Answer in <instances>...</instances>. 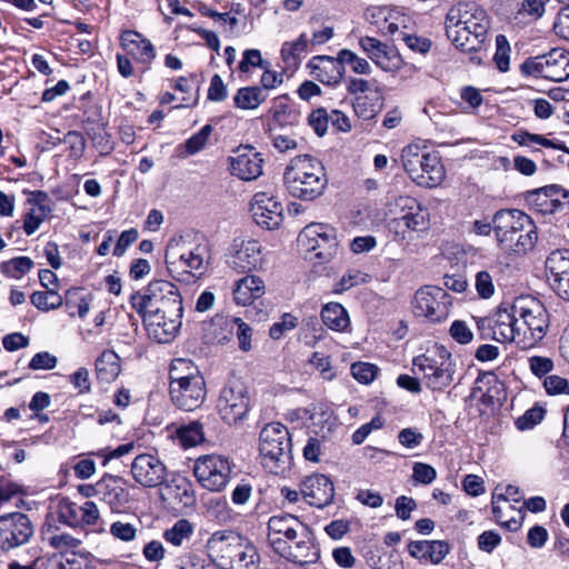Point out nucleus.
Returning a JSON list of instances; mask_svg holds the SVG:
<instances>
[{"label": "nucleus", "mask_w": 569, "mask_h": 569, "mask_svg": "<svg viewBox=\"0 0 569 569\" xmlns=\"http://www.w3.org/2000/svg\"><path fill=\"white\" fill-rule=\"evenodd\" d=\"M236 328V336L239 342V348L242 351H249L252 348V329L241 318L232 319V329Z\"/></svg>", "instance_id": "obj_52"}, {"label": "nucleus", "mask_w": 569, "mask_h": 569, "mask_svg": "<svg viewBox=\"0 0 569 569\" xmlns=\"http://www.w3.org/2000/svg\"><path fill=\"white\" fill-rule=\"evenodd\" d=\"M194 532V526L188 519L177 520L172 527L166 529L162 538L173 547H182L188 542Z\"/></svg>", "instance_id": "obj_42"}, {"label": "nucleus", "mask_w": 569, "mask_h": 569, "mask_svg": "<svg viewBox=\"0 0 569 569\" xmlns=\"http://www.w3.org/2000/svg\"><path fill=\"white\" fill-rule=\"evenodd\" d=\"M321 319L328 328L336 331H343L350 325L348 312L340 303L326 305L321 310Z\"/></svg>", "instance_id": "obj_41"}, {"label": "nucleus", "mask_w": 569, "mask_h": 569, "mask_svg": "<svg viewBox=\"0 0 569 569\" xmlns=\"http://www.w3.org/2000/svg\"><path fill=\"white\" fill-rule=\"evenodd\" d=\"M440 359L441 361H438L427 356H419L413 360L416 372L422 373L427 387L432 390H442L453 379L455 370L450 356H440Z\"/></svg>", "instance_id": "obj_17"}, {"label": "nucleus", "mask_w": 569, "mask_h": 569, "mask_svg": "<svg viewBox=\"0 0 569 569\" xmlns=\"http://www.w3.org/2000/svg\"><path fill=\"white\" fill-rule=\"evenodd\" d=\"M491 330L495 340L499 342H513L518 346V332H520V329L513 305L510 309H499L496 312Z\"/></svg>", "instance_id": "obj_30"}, {"label": "nucleus", "mask_w": 569, "mask_h": 569, "mask_svg": "<svg viewBox=\"0 0 569 569\" xmlns=\"http://www.w3.org/2000/svg\"><path fill=\"white\" fill-rule=\"evenodd\" d=\"M521 71L556 82L565 81L569 78V51L555 48L546 54L527 59L521 64Z\"/></svg>", "instance_id": "obj_11"}, {"label": "nucleus", "mask_w": 569, "mask_h": 569, "mask_svg": "<svg viewBox=\"0 0 569 569\" xmlns=\"http://www.w3.org/2000/svg\"><path fill=\"white\" fill-rule=\"evenodd\" d=\"M170 385L196 380V377H202L194 363L187 359H174L169 370Z\"/></svg>", "instance_id": "obj_45"}, {"label": "nucleus", "mask_w": 569, "mask_h": 569, "mask_svg": "<svg viewBox=\"0 0 569 569\" xmlns=\"http://www.w3.org/2000/svg\"><path fill=\"white\" fill-rule=\"evenodd\" d=\"M497 274L496 267L480 270L475 274L473 286L479 298L488 300L495 296Z\"/></svg>", "instance_id": "obj_44"}, {"label": "nucleus", "mask_w": 569, "mask_h": 569, "mask_svg": "<svg viewBox=\"0 0 569 569\" xmlns=\"http://www.w3.org/2000/svg\"><path fill=\"white\" fill-rule=\"evenodd\" d=\"M419 202L409 196H400L389 203V213L392 218L405 217L411 210H417Z\"/></svg>", "instance_id": "obj_53"}, {"label": "nucleus", "mask_w": 569, "mask_h": 569, "mask_svg": "<svg viewBox=\"0 0 569 569\" xmlns=\"http://www.w3.org/2000/svg\"><path fill=\"white\" fill-rule=\"evenodd\" d=\"M62 296L54 288L38 290V310L50 311L61 307Z\"/></svg>", "instance_id": "obj_51"}, {"label": "nucleus", "mask_w": 569, "mask_h": 569, "mask_svg": "<svg viewBox=\"0 0 569 569\" xmlns=\"http://www.w3.org/2000/svg\"><path fill=\"white\" fill-rule=\"evenodd\" d=\"M511 139L517 142L521 147H528L531 148L533 144H539L546 148H552V149H559V150H567L565 146L557 143L552 140H549L545 138L543 136L530 133L528 131H520L517 133H513L511 136Z\"/></svg>", "instance_id": "obj_47"}, {"label": "nucleus", "mask_w": 569, "mask_h": 569, "mask_svg": "<svg viewBox=\"0 0 569 569\" xmlns=\"http://www.w3.org/2000/svg\"><path fill=\"white\" fill-rule=\"evenodd\" d=\"M267 99L260 87H243L233 97L234 106L242 110H254Z\"/></svg>", "instance_id": "obj_43"}, {"label": "nucleus", "mask_w": 569, "mask_h": 569, "mask_svg": "<svg viewBox=\"0 0 569 569\" xmlns=\"http://www.w3.org/2000/svg\"><path fill=\"white\" fill-rule=\"evenodd\" d=\"M148 337L158 343L170 342L181 327V317L163 315H140Z\"/></svg>", "instance_id": "obj_25"}, {"label": "nucleus", "mask_w": 569, "mask_h": 569, "mask_svg": "<svg viewBox=\"0 0 569 569\" xmlns=\"http://www.w3.org/2000/svg\"><path fill=\"white\" fill-rule=\"evenodd\" d=\"M408 552L416 559L438 565L448 555L449 545L441 540L411 541L408 543Z\"/></svg>", "instance_id": "obj_32"}, {"label": "nucleus", "mask_w": 569, "mask_h": 569, "mask_svg": "<svg viewBox=\"0 0 569 569\" xmlns=\"http://www.w3.org/2000/svg\"><path fill=\"white\" fill-rule=\"evenodd\" d=\"M351 373L361 383L371 382L377 375V367L368 362H358L351 366Z\"/></svg>", "instance_id": "obj_59"}, {"label": "nucleus", "mask_w": 569, "mask_h": 569, "mask_svg": "<svg viewBox=\"0 0 569 569\" xmlns=\"http://www.w3.org/2000/svg\"><path fill=\"white\" fill-rule=\"evenodd\" d=\"M164 261L169 273L178 281L202 276L210 261V250L202 237L181 234L169 240Z\"/></svg>", "instance_id": "obj_3"}, {"label": "nucleus", "mask_w": 569, "mask_h": 569, "mask_svg": "<svg viewBox=\"0 0 569 569\" xmlns=\"http://www.w3.org/2000/svg\"><path fill=\"white\" fill-rule=\"evenodd\" d=\"M268 542L277 555L301 566L315 563L320 557L308 528L292 515L269 519Z\"/></svg>", "instance_id": "obj_1"}, {"label": "nucleus", "mask_w": 569, "mask_h": 569, "mask_svg": "<svg viewBox=\"0 0 569 569\" xmlns=\"http://www.w3.org/2000/svg\"><path fill=\"white\" fill-rule=\"evenodd\" d=\"M169 393L172 402L181 410L193 411L198 409L206 399V382L203 377H196V380L169 385Z\"/></svg>", "instance_id": "obj_21"}, {"label": "nucleus", "mask_w": 569, "mask_h": 569, "mask_svg": "<svg viewBox=\"0 0 569 569\" xmlns=\"http://www.w3.org/2000/svg\"><path fill=\"white\" fill-rule=\"evenodd\" d=\"M346 89L349 94L357 98L372 91L378 92V82L376 80L350 77L346 80Z\"/></svg>", "instance_id": "obj_49"}, {"label": "nucleus", "mask_w": 569, "mask_h": 569, "mask_svg": "<svg viewBox=\"0 0 569 569\" xmlns=\"http://www.w3.org/2000/svg\"><path fill=\"white\" fill-rule=\"evenodd\" d=\"M206 549L210 561L220 569H259L260 558L254 546L232 530L213 532Z\"/></svg>", "instance_id": "obj_4"}, {"label": "nucleus", "mask_w": 569, "mask_h": 569, "mask_svg": "<svg viewBox=\"0 0 569 569\" xmlns=\"http://www.w3.org/2000/svg\"><path fill=\"white\" fill-rule=\"evenodd\" d=\"M33 261L28 257L13 258L2 264L3 271L14 278H20L31 270Z\"/></svg>", "instance_id": "obj_55"}, {"label": "nucleus", "mask_w": 569, "mask_h": 569, "mask_svg": "<svg viewBox=\"0 0 569 569\" xmlns=\"http://www.w3.org/2000/svg\"><path fill=\"white\" fill-rule=\"evenodd\" d=\"M167 431L169 438L177 439L184 448L194 447L204 440L202 425L198 421L181 426L171 425Z\"/></svg>", "instance_id": "obj_36"}, {"label": "nucleus", "mask_w": 569, "mask_h": 569, "mask_svg": "<svg viewBox=\"0 0 569 569\" xmlns=\"http://www.w3.org/2000/svg\"><path fill=\"white\" fill-rule=\"evenodd\" d=\"M530 208L541 214H552L569 206V191L557 184L546 186L527 192Z\"/></svg>", "instance_id": "obj_18"}, {"label": "nucleus", "mask_w": 569, "mask_h": 569, "mask_svg": "<svg viewBox=\"0 0 569 569\" xmlns=\"http://www.w3.org/2000/svg\"><path fill=\"white\" fill-rule=\"evenodd\" d=\"M401 161L410 179L420 187L435 188L445 179V168L440 157L418 143L402 149Z\"/></svg>", "instance_id": "obj_9"}, {"label": "nucleus", "mask_w": 569, "mask_h": 569, "mask_svg": "<svg viewBox=\"0 0 569 569\" xmlns=\"http://www.w3.org/2000/svg\"><path fill=\"white\" fill-rule=\"evenodd\" d=\"M546 268L557 286L563 278L569 277V250H555L547 260Z\"/></svg>", "instance_id": "obj_40"}, {"label": "nucleus", "mask_w": 569, "mask_h": 569, "mask_svg": "<svg viewBox=\"0 0 569 569\" xmlns=\"http://www.w3.org/2000/svg\"><path fill=\"white\" fill-rule=\"evenodd\" d=\"M160 498L167 502L180 503L184 507L194 502L191 483L182 477L173 478L160 488Z\"/></svg>", "instance_id": "obj_34"}, {"label": "nucleus", "mask_w": 569, "mask_h": 569, "mask_svg": "<svg viewBox=\"0 0 569 569\" xmlns=\"http://www.w3.org/2000/svg\"><path fill=\"white\" fill-rule=\"evenodd\" d=\"M131 475L137 483L144 488L162 486L167 476V467L156 456L142 453L131 463Z\"/></svg>", "instance_id": "obj_19"}, {"label": "nucleus", "mask_w": 569, "mask_h": 569, "mask_svg": "<svg viewBox=\"0 0 569 569\" xmlns=\"http://www.w3.org/2000/svg\"><path fill=\"white\" fill-rule=\"evenodd\" d=\"M359 46L369 59L382 70L395 71L400 68L401 58L398 52L380 40L372 37H361Z\"/></svg>", "instance_id": "obj_24"}, {"label": "nucleus", "mask_w": 569, "mask_h": 569, "mask_svg": "<svg viewBox=\"0 0 569 569\" xmlns=\"http://www.w3.org/2000/svg\"><path fill=\"white\" fill-rule=\"evenodd\" d=\"M120 44L139 63L150 66L156 58V49L151 41L138 31H123L120 37Z\"/></svg>", "instance_id": "obj_27"}, {"label": "nucleus", "mask_w": 569, "mask_h": 569, "mask_svg": "<svg viewBox=\"0 0 569 569\" xmlns=\"http://www.w3.org/2000/svg\"><path fill=\"white\" fill-rule=\"evenodd\" d=\"M57 522L69 526L79 525L78 506L60 495L49 499L46 526L50 529L57 527Z\"/></svg>", "instance_id": "obj_29"}, {"label": "nucleus", "mask_w": 569, "mask_h": 569, "mask_svg": "<svg viewBox=\"0 0 569 569\" xmlns=\"http://www.w3.org/2000/svg\"><path fill=\"white\" fill-rule=\"evenodd\" d=\"M301 496L310 506L325 508L333 500V483L321 473L308 476L301 481Z\"/></svg>", "instance_id": "obj_23"}, {"label": "nucleus", "mask_w": 569, "mask_h": 569, "mask_svg": "<svg viewBox=\"0 0 569 569\" xmlns=\"http://www.w3.org/2000/svg\"><path fill=\"white\" fill-rule=\"evenodd\" d=\"M412 471L413 480L422 485H430L437 477L436 469L423 462H416Z\"/></svg>", "instance_id": "obj_61"}, {"label": "nucleus", "mask_w": 569, "mask_h": 569, "mask_svg": "<svg viewBox=\"0 0 569 569\" xmlns=\"http://www.w3.org/2000/svg\"><path fill=\"white\" fill-rule=\"evenodd\" d=\"M299 244L321 262L330 261L337 253L336 230L325 223H309L298 237Z\"/></svg>", "instance_id": "obj_12"}, {"label": "nucleus", "mask_w": 569, "mask_h": 569, "mask_svg": "<svg viewBox=\"0 0 569 569\" xmlns=\"http://www.w3.org/2000/svg\"><path fill=\"white\" fill-rule=\"evenodd\" d=\"M352 107L356 114L365 120L372 119L377 113V106L368 94L353 98Z\"/></svg>", "instance_id": "obj_54"}, {"label": "nucleus", "mask_w": 569, "mask_h": 569, "mask_svg": "<svg viewBox=\"0 0 569 569\" xmlns=\"http://www.w3.org/2000/svg\"><path fill=\"white\" fill-rule=\"evenodd\" d=\"M250 398L246 385L239 379H230L221 389L218 411L227 423H236L249 411Z\"/></svg>", "instance_id": "obj_13"}, {"label": "nucleus", "mask_w": 569, "mask_h": 569, "mask_svg": "<svg viewBox=\"0 0 569 569\" xmlns=\"http://www.w3.org/2000/svg\"><path fill=\"white\" fill-rule=\"evenodd\" d=\"M131 307L139 315L182 317V299L176 284L167 280H153L143 292L130 297Z\"/></svg>", "instance_id": "obj_7"}, {"label": "nucleus", "mask_w": 569, "mask_h": 569, "mask_svg": "<svg viewBox=\"0 0 569 569\" xmlns=\"http://www.w3.org/2000/svg\"><path fill=\"white\" fill-rule=\"evenodd\" d=\"M283 182L293 198L309 201L322 194L328 180L322 163L305 154L290 161L283 173Z\"/></svg>", "instance_id": "obj_5"}, {"label": "nucleus", "mask_w": 569, "mask_h": 569, "mask_svg": "<svg viewBox=\"0 0 569 569\" xmlns=\"http://www.w3.org/2000/svg\"><path fill=\"white\" fill-rule=\"evenodd\" d=\"M298 326V319L290 315L284 313L280 321L274 322L269 330V335L273 340L280 339L286 332L291 331Z\"/></svg>", "instance_id": "obj_57"}, {"label": "nucleus", "mask_w": 569, "mask_h": 569, "mask_svg": "<svg viewBox=\"0 0 569 569\" xmlns=\"http://www.w3.org/2000/svg\"><path fill=\"white\" fill-rule=\"evenodd\" d=\"M450 305V297L442 288L426 286L415 293L412 310L417 317L441 322L449 316Z\"/></svg>", "instance_id": "obj_14"}, {"label": "nucleus", "mask_w": 569, "mask_h": 569, "mask_svg": "<svg viewBox=\"0 0 569 569\" xmlns=\"http://www.w3.org/2000/svg\"><path fill=\"white\" fill-rule=\"evenodd\" d=\"M254 221L268 230L277 229L283 221V206L268 192H257L251 201Z\"/></svg>", "instance_id": "obj_20"}, {"label": "nucleus", "mask_w": 569, "mask_h": 569, "mask_svg": "<svg viewBox=\"0 0 569 569\" xmlns=\"http://www.w3.org/2000/svg\"><path fill=\"white\" fill-rule=\"evenodd\" d=\"M110 533L122 541H131L136 538L137 529L129 522L114 521L110 526Z\"/></svg>", "instance_id": "obj_63"}, {"label": "nucleus", "mask_w": 569, "mask_h": 569, "mask_svg": "<svg viewBox=\"0 0 569 569\" xmlns=\"http://www.w3.org/2000/svg\"><path fill=\"white\" fill-rule=\"evenodd\" d=\"M308 67L312 77L327 86L338 84L345 74V67H342L339 56L337 58L329 56L313 57Z\"/></svg>", "instance_id": "obj_28"}, {"label": "nucleus", "mask_w": 569, "mask_h": 569, "mask_svg": "<svg viewBox=\"0 0 569 569\" xmlns=\"http://www.w3.org/2000/svg\"><path fill=\"white\" fill-rule=\"evenodd\" d=\"M427 227V213L417 204V210H411L405 217L391 218L389 229L401 239H406L412 231H419Z\"/></svg>", "instance_id": "obj_33"}, {"label": "nucleus", "mask_w": 569, "mask_h": 569, "mask_svg": "<svg viewBox=\"0 0 569 569\" xmlns=\"http://www.w3.org/2000/svg\"><path fill=\"white\" fill-rule=\"evenodd\" d=\"M4 517L13 532L10 533V539L17 542V547L27 542L33 532V526L29 517L20 512L8 513Z\"/></svg>", "instance_id": "obj_38"}, {"label": "nucleus", "mask_w": 569, "mask_h": 569, "mask_svg": "<svg viewBox=\"0 0 569 569\" xmlns=\"http://www.w3.org/2000/svg\"><path fill=\"white\" fill-rule=\"evenodd\" d=\"M450 336L461 345H466L472 341L473 333L470 327L462 320H455L449 329Z\"/></svg>", "instance_id": "obj_60"}, {"label": "nucleus", "mask_w": 569, "mask_h": 569, "mask_svg": "<svg viewBox=\"0 0 569 569\" xmlns=\"http://www.w3.org/2000/svg\"><path fill=\"white\" fill-rule=\"evenodd\" d=\"M193 473L203 488L220 491L230 480L231 466L222 456L207 455L196 460Z\"/></svg>", "instance_id": "obj_15"}, {"label": "nucleus", "mask_w": 569, "mask_h": 569, "mask_svg": "<svg viewBox=\"0 0 569 569\" xmlns=\"http://www.w3.org/2000/svg\"><path fill=\"white\" fill-rule=\"evenodd\" d=\"M493 224L497 241L505 250L525 253L538 239L531 217L517 209L499 210Z\"/></svg>", "instance_id": "obj_6"}, {"label": "nucleus", "mask_w": 569, "mask_h": 569, "mask_svg": "<svg viewBox=\"0 0 569 569\" xmlns=\"http://www.w3.org/2000/svg\"><path fill=\"white\" fill-rule=\"evenodd\" d=\"M98 497L112 509L124 507L130 500L127 480L120 476L104 475L98 481Z\"/></svg>", "instance_id": "obj_26"}, {"label": "nucleus", "mask_w": 569, "mask_h": 569, "mask_svg": "<svg viewBox=\"0 0 569 569\" xmlns=\"http://www.w3.org/2000/svg\"><path fill=\"white\" fill-rule=\"evenodd\" d=\"M229 162L231 174L241 180L251 181L262 174L263 160L250 146L238 148L236 156L229 158Z\"/></svg>", "instance_id": "obj_22"}, {"label": "nucleus", "mask_w": 569, "mask_h": 569, "mask_svg": "<svg viewBox=\"0 0 569 569\" xmlns=\"http://www.w3.org/2000/svg\"><path fill=\"white\" fill-rule=\"evenodd\" d=\"M264 282L257 276H246L236 282L233 299L237 305L248 306L264 295Z\"/></svg>", "instance_id": "obj_35"}, {"label": "nucleus", "mask_w": 569, "mask_h": 569, "mask_svg": "<svg viewBox=\"0 0 569 569\" xmlns=\"http://www.w3.org/2000/svg\"><path fill=\"white\" fill-rule=\"evenodd\" d=\"M517 316L518 347L527 350L536 347L549 328V315L545 306L531 296H521L513 301Z\"/></svg>", "instance_id": "obj_8"}, {"label": "nucleus", "mask_w": 569, "mask_h": 569, "mask_svg": "<svg viewBox=\"0 0 569 569\" xmlns=\"http://www.w3.org/2000/svg\"><path fill=\"white\" fill-rule=\"evenodd\" d=\"M329 120V114L323 108L313 110L308 117L309 126L319 137L327 132Z\"/></svg>", "instance_id": "obj_58"}, {"label": "nucleus", "mask_w": 569, "mask_h": 569, "mask_svg": "<svg viewBox=\"0 0 569 569\" xmlns=\"http://www.w3.org/2000/svg\"><path fill=\"white\" fill-rule=\"evenodd\" d=\"M44 569H94L91 560L82 555L56 553L44 563Z\"/></svg>", "instance_id": "obj_39"}, {"label": "nucleus", "mask_w": 569, "mask_h": 569, "mask_svg": "<svg viewBox=\"0 0 569 569\" xmlns=\"http://www.w3.org/2000/svg\"><path fill=\"white\" fill-rule=\"evenodd\" d=\"M308 38L301 34L295 41H287L281 48V58L287 68H297L301 61L302 54L307 51Z\"/></svg>", "instance_id": "obj_46"}, {"label": "nucleus", "mask_w": 569, "mask_h": 569, "mask_svg": "<svg viewBox=\"0 0 569 569\" xmlns=\"http://www.w3.org/2000/svg\"><path fill=\"white\" fill-rule=\"evenodd\" d=\"M447 38L461 51H477L483 43L489 19L477 3L461 1L451 7L445 20Z\"/></svg>", "instance_id": "obj_2"}, {"label": "nucleus", "mask_w": 569, "mask_h": 569, "mask_svg": "<svg viewBox=\"0 0 569 569\" xmlns=\"http://www.w3.org/2000/svg\"><path fill=\"white\" fill-rule=\"evenodd\" d=\"M263 261V247L252 239H234L226 254L227 264L238 273L259 269Z\"/></svg>", "instance_id": "obj_16"}, {"label": "nucleus", "mask_w": 569, "mask_h": 569, "mask_svg": "<svg viewBox=\"0 0 569 569\" xmlns=\"http://www.w3.org/2000/svg\"><path fill=\"white\" fill-rule=\"evenodd\" d=\"M528 362L531 372L539 378L545 377L553 369V361L548 357L532 356Z\"/></svg>", "instance_id": "obj_62"}, {"label": "nucleus", "mask_w": 569, "mask_h": 569, "mask_svg": "<svg viewBox=\"0 0 569 569\" xmlns=\"http://www.w3.org/2000/svg\"><path fill=\"white\" fill-rule=\"evenodd\" d=\"M492 513L500 526L511 531L519 529L523 519L522 507H517L501 496H492Z\"/></svg>", "instance_id": "obj_31"}, {"label": "nucleus", "mask_w": 569, "mask_h": 569, "mask_svg": "<svg viewBox=\"0 0 569 569\" xmlns=\"http://www.w3.org/2000/svg\"><path fill=\"white\" fill-rule=\"evenodd\" d=\"M509 53L510 47L507 41V38L503 34H498L496 37V53L493 56V61L501 72H506L509 70Z\"/></svg>", "instance_id": "obj_50"}, {"label": "nucleus", "mask_w": 569, "mask_h": 569, "mask_svg": "<svg viewBox=\"0 0 569 569\" xmlns=\"http://www.w3.org/2000/svg\"><path fill=\"white\" fill-rule=\"evenodd\" d=\"M210 133L211 127L207 124L192 137H190L184 143L187 153L194 154L201 151L207 144Z\"/></svg>", "instance_id": "obj_56"}, {"label": "nucleus", "mask_w": 569, "mask_h": 569, "mask_svg": "<svg viewBox=\"0 0 569 569\" xmlns=\"http://www.w3.org/2000/svg\"><path fill=\"white\" fill-rule=\"evenodd\" d=\"M259 450L264 468L280 473L291 461V440L288 428L280 422L266 425L259 437Z\"/></svg>", "instance_id": "obj_10"}, {"label": "nucleus", "mask_w": 569, "mask_h": 569, "mask_svg": "<svg viewBox=\"0 0 569 569\" xmlns=\"http://www.w3.org/2000/svg\"><path fill=\"white\" fill-rule=\"evenodd\" d=\"M553 29L559 37L569 40V6L563 7L559 11Z\"/></svg>", "instance_id": "obj_64"}, {"label": "nucleus", "mask_w": 569, "mask_h": 569, "mask_svg": "<svg viewBox=\"0 0 569 569\" xmlns=\"http://www.w3.org/2000/svg\"><path fill=\"white\" fill-rule=\"evenodd\" d=\"M339 59L342 62V67L348 64L351 67L352 71L358 74H370L372 69L369 62L360 58L353 51L348 49H342L339 51Z\"/></svg>", "instance_id": "obj_48"}, {"label": "nucleus", "mask_w": 569, "mask_h": 569, "mask_svg": "<svg viewBox=\"0 0 569 569\" xmlns=\"http://www.w3.org/2000/svg\"><path fill=\"white\" fill-rule=\"evenodd\" d=\"M120 371V358L112 350H104L96 361L97 379L102 383L114 381Z\"/></svg>", "instance_id": "obj_37"}]
</instances>
